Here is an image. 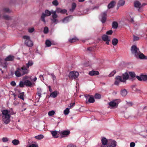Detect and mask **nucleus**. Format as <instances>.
<instances>
[{
	"label": "nucleus",
	"instance_id": "obj_1",
	"mask_svg": "<svg viewBox=\"0 0 147 147\" xmlns=\"http://www.w3.org/2000/svg\"><path fill=\"white\" fill-rule=\"evenodd\" d=\"M131 50L132 53L137 58L141 59H147V56H145L141 52L136 46H132L131 47Z\"/></svg>",
	"mask_w": 147,
	"mask_h": 147
},
{
	"label": "nucleus",
	"instance_id": "obj_2",
	"mask_svg": "<svg viewBox=\"0 0 147 147\" xmlns=\"http://www.w3.org/2000/svg\"><path fill=\"white\" fill-rule=\"evenodd\" d=\"M67 12V10L65 9H62L59 8H57L55 11H52V18L51 19V20L52 22V23L56 24L58 22V21L57 19L58 17V16L56 14V13H60L61 14H64L66 13Z\"/></svg>",
	"mask_w": 147,
	"mask_h": 147
},
{
	"label": "nucleus",
	"instance_id": "obj_3",
	"mask_svg": "<svg viewBox=\"0 0 147 147\" xmlns=\"http://www.w3.org/2000/svg\"><path fill=\"white\" fill-rule=\"evenodd\" d=\"M29 72V70L26 69L25 65H24L21 67L17 68L15 72V74L16 77H20L25 74H28Z\"/></svg>",
	"mask_w": 147,
	"mask_h": 147
},
{
	"label": "nucleus",
	"instance_id": "obj_4",
	"mask_svg": "<svg viewBox=\"0 0 147 147\" xmlns=\"http://www.w3.org/2000/svg\"><path fill=\"white\" fill-rule=\"evenodd\" d=\"M129 78V75L128 74L125 72L123 74V78L120 76H117L115 78L116 80L114 84L115 85H118L120 82H125Z\"/></svg>",
	"mask_w": 147,
	"mask_h": 147
},
{
	"label": "nucleus",
	"instance_id": "obj_5",
	"mask_svg": "<svg viewBox=\"0 0 147 147\" xmlns=\"http://www.w3.org/2000/svg\"><path fill=\"white\" fill-rule=\"evenodd\" d=\"M8 111L6 110H4L2 112L3 115L2 117L3 121L6 124H8L10 121V115L8 114Z\"/></svg>",
	"mask_w": 147,
	"mask_h": 147
},
{
	"label": "nucleus",
	"instance_id": "obj_6",
	"mask_svg": "<svg viewBox=\"0 0 147 147\" xmlns=\"http://www.w3.org/2000/svg\"><path fill=\"white\" fill-rule=\"evenodd\" d=\"M146 4L143 3L142 4L138 1H136L134 2V7L137 9L138 11L139 12H142L143 11V7Z\"/></svg>",
	"mask_w": 147,
	"mask_h": 147
},
{
	"label": "nucleus",
	"instance_id": "obj_7",
	"mask_svg": "<svg viewBox=\"0 0 147 147\" xmlns=\"http://www.w3.org/2000/svg\"><path fill=\"white\" fill-rule=\"evenodd\" d=\"M52 11H54L51 10V11H50L47 9L45 11V13H43L41 16V20L44 23H45L46 21L45 19V18L46 16H49L51 15V14H52Z\"/></svg>",
	"mask_w": 147,
	"mask_h": 147
},
{
	"label": "nucleus",
	"instance_id": "obj_8",
	"mask_svg": "<svg viewBox=\"0 0 147 147\" xmlns=\"http://www.w3.org/2000/svg\"><path fill=\"white\" fill-rule=\"evenodd\" d=\"M23 38L25 39V43L26 45L28 47H32L33 44L32 41L30 40V37L27 36H24L23 37Z\"/></svg>",
	"mask_w": 147,
	"mask_h": 147
},
{
	"label": "nucleus",
	"instance_id": "obj_9",
	"mask_svg": "<svg viewBox=\"0 0 147 147\" xmlns=\"http://www.w3.org/2000/svg\"><path fill=\"white\" fill-rule=\"evenodd\" d=\"M79 75V73L76 71H71L69 73V77L71 80L75 79L78 77Z\"/></svg>",
	"mask_w": 147,
	"mask_h": 147
},
{
	"label": "nucleus",
	"instance_id": "obj_10",
	"mask_svg": "<svg viewBox=\"0 0 147 147\" xmlns=\"http://www.w3.org/2000/svg\"><path fill=\"white\" fill-rule=\"evenodd\" d=\"M100 15L101 17L100 20L103 23H105L107 20V12L105 11L101 13Z\"/></svg>",
	"mask_w": 147,
	"mask_h": 147
},
{
	"label": "nucleus",
	"instance_id": "obj_11",
	"mask_svg": "<svg viewBox=\"0 0 147 147\" xmlns=\"http://www.w3.org/2000/svg\"><path fill=\"white\" fill-rule=\"evenodd\" d=\"M101 141L102 145L101 146V147H106L105 145H107L108 142H110L108 141V140L105 137L102 138Z\"/></svg>",
	"mask_w": 147,
	"mask_h": 147
},
{
	"label": "nucleus",
	"instance_id": "obj_12",
	"mask_svg": "<svg viewBox=\"0 0 147 147\" xmlns=\"http://www.w3.org/2000/svg\"><path fill=\"white\" fill-rule=\"evenodd\" d=\"M116 146V142L115 141H112L108 143L107 145V147H115Z\"/></svg>",
	"mask_w": 147,
	"mask_h": 147
},
{
	"label": "nucleus",
	"instance_id": "obj_13",
	"mask_svg": "<svg viewBox=\"0 0 147 147\" xmlns=\"http://www.w3.org/2000/svg\"><path fill=\"white\" fill-rule=\"evenodd\" d=\"M129 76L131 78L130 80L132 81H133L136 78V75L134 72H129Z\"/></svg>",
	"mask_w": 147,
	"mask_h": 147
},
{
	"label": "nucleus",
	"instance_id": "obj_14",
	"mask_svg": "<svg viewBox=\"0 0 147 147\" xmlns=\"http://www.w3.org/2000/svg\"><path fill=\"white\" fill-rule=\"evenodd\" d=\"M116 101V100L111 101L109 103V105L111 107H117V106L118 105V103Z\"/></svg>",
	"mask_w": 147,
	"mask_h": 147
},
{
	"label": "nucleus",
	"instance_id": "obj_15",
	"mask_svg": "<svg viewBox=\"0 0 147 147\" xmlns=\"http://www.w3.org/2000/svg\"><path fill=\"white\" fill-rule=\"evenodd\" d=\"M70 133V131L69 130H65L61 132V135L62 137L69 135Z\"/></svg>",
	"mask_w": 147,
	"mask_h": 147
},
{
	"label": "nucleus",
	"instance_id": "obj_16",
	"mask_svg": "<svg viewBox=\"0 0 147 147\" xmlns=\"http://www.w3.org/2000/svg\"><path fill=\"white\" fill-rule=\"evenodd\" d=\"M116 2L114 1H112L108 5V8L109 9L113 8L116 4Z\"/></svg>",
	"mask_w": 147,
	"mask_h": 147
},
{
	"label": "nucleus",
	"instance_id": "obj_17",
	"mask_svg": "<svg viewBox=\"0 0 147 147\" xmlns=\"http://www.w3.org/2000/svg\"><path fill=\"white\" fill-rule=\"evenodd\" d=\"M14 59V57L13 56L10 55L7 57L5 59V61H13Z\"/></svg>",
	"mask_w": 147,
	"mask_h": 147
},
{
	"label": "nucleus",
	"instance_id": "obj_18",
	"mask_svg": "<svg viewBox=\"0 0 147 147\" xmlns=\"http://www.w3.org/2000/svg\"><path fill=\"white\" fill-rule=\"evenodd\" d=\"M24 84L26 86L31 87L32 85V83L29 80H26L24 81Z\"/></svg>",
	"mask_w": 147,
	"mask_h": 147
},
{
	"label": "nucleus",
	"instance_id": "obj_19",
	"mask_svg": "<svg viewBox=\"0 0 147 147\" xmlns=\"http://www.w3.org/2000/svg\"><path fill=\"white\" fill-rule=\"evenodd\" d=\"M33 64V62L31 60L28 61V63L26 64V66H25V67L26 69H28Z\"/></svg>",
	"mask_w": 147,
	"mask_h": 147
},
{
	"label": "nucleus",
	"instance_id": "obj_20",
	"mask_svg": "<svg viewBox=\"0 0 147 147\" xmlns=\"http://www.w3.org/2000/svg\"><path fill=\"white\" fill-rule=\"evenodd\" d=\"M99 73L98 71H92L89 72V74L91 76L98 75Z\"/></svg>",
	"mask_w": 147,
	"mask_h": 147
},
{
	"label": "nucleus",
	"instance_id": "obj_21",
	"mask_svg": "<svg viewBox=\"0 0 147 147\" xmlns=\"http://www.w3.org/2000/svg\"><path fill=\"white\" fill-rule=\"evenodd\" d=\"M58 131H52L51 133L53 137L55 138H58V136H57V134Z\"/></svg>",
	"mask_w": 147,
	"mask_h": 147
},
{
	"label": "nucleus",
	"instance_id": "obj_22",
	"mask_svg": "<svg viewBox=\"0 0 147 147\" xmlns=\"http://www.w3.org/2000/svg\"><path fill=\"white\" fill-rule=\"evenodd\" d=\"M57 95V91H55L52 92L50 94V96L53 98L56 97Z\"/></svg>",
	"mask_w": 147,
	"mask_h": 147
},
{
	"label": "nucleus",
	"instance_id": "obj_23",
	"mask_svg": "<svg viewBox=\"0 0 147 147\" xmlns=\"http://www.w3.org/2000/svg\"><path fill=\"white\" fill-rule=\"evenodd\" d=\"M95 101L94 98L92 96H90L89 98L88 101L86 100V103H87L88 102L90 103H92L94 102Z\"/></svg>",
	"mask_w": 147,
	"mask_h": 147
},
{
	"label": "nucleus",
	"instance_id": "obj_24",
	"mask_svg": "<svg viewBox=\"0 0 147 147\" xmlns=\"http://www.w3.org/2000/svg\"><path fill=\"white\" fill-rule=\"evenodd\" d=\"M71 17H72V16H70L64 18L62 20L63 22V23H67L68 22L70 21V18Z\"/></svg>",
	"mask_w": 147,
	"mask_h": 147
},
{
	"label": "nucleus",
	"instance_id": "obj_25",
	"mask_svg": "<svg viewBox=\"0 0 147 147\" xmlns=\"http://www.w3.org/2000/svg\"><path fill=\"white\" fill-rule=\"evenodd\" d=\"M102 40L104 41H106L110 39L109 36L106 34H104L102 36Z\"/></svg>",
	"mask_w": 147,
	"mask_h": 147
},
{
	"label": "nucleus",
	"instance_id": "obj_26",
	"mask_svg": "<svg viewBox=\"0 0 147 147\" xmlns=\"http://www.w3.org/2000/svg\"><path fill=\"white\" fill-rule=\"evenodd\" d=\"M118 40L116 38H113L112 40V43L113 45L115 46L118 43Z\"/></svg>",
	"mask_w": 147,
	"mask_h": 147
},
{
	"label": "nucleus",
	"instance_id": "obj_27",
	"mask_svg": "<svg viewBox=\"0 0 147 147\" xmlns=\"http://www.w3.org/2000/svg\"><path fill=\"white\" fill-rule=\"evenodd\" d=\"M3 18L4 19L7 20H11L12 19V17L7 15L3 16Z\"/></svg>",
	"mask_w": 147,
	"mask_h": 147
},
{
	"label": "nucleus",
	"instance_id": "obj_28",
	"mask_svg": "<svg viewBox=\"0 0 147 147\" xmlns=\"http://www.w3.org/2000/svg\"><path fill=\"white\" fill-rule=\"evenodd\" d=\"M112 27L114 29H116L118 26V24L116 22H113L112 24Z\"/></svg>",
	"mask_w": 147,
	"mask_h": 147
},
{
	"label": "nucleus",
	"instance_id": "obj_29",
	"mask_svg": "<svg viewBox=\"0 0 147 147\" xmlns=\"http://www.w3.org/2000/svg\"><path fill=\"white\" fill-rule=\"evenodd\" d=\"M121 94L123 96H125L127 94V92L125 89L122 90L121 92Z\"/></svg>",
	"mask_w": 147,
	"mask_h": 147
},
{
	"label": "nucleus",
	"instance_id": "obj_30",
	"mask_svg": "<svg viewBox=\"0 0 147 147\" xmlns=\"http://www.w3.org/2000/svg\"><path fill=\"white\" fill-rule=\"evenodd\" d=\"M76 6V5L75 3H73L72 4L71 8L70 9V11H73Z\"/></svg>",
	"mask_w": 147,
	"mask_h": 147
},
{
	"label": "nucleus",
	"instance_id": "obj_31",
	"mask_svg": "<svg viewBox=\"0 0 147 147\" xmlns=\"http://www.w3.org/2000/svg\"><path fill=\"white\" fill-rule=\"evenodd\" d=\"M12 143L14 145H17L19 144V140L16 139H14L12 140Z\"/></svg>",
	"mask_w": 147,
	"mask_h": 147
},
{
	"label": "nucleus",
	"instance_id": "obj_32",
	"mask_svg": "<svg viewBox=\"0 0 147 147\" xmlns=\"http://www.w3.org/2000/svg\"><path fill=\"white\" fill-rule=\"evenodd\" d=\"M125 4V1L123 0H120L118 3V6H123Z\"/></svg>",
	"mask_w": 147,
	"mask_h": 147
},
{
	"label": "nucleus",
	"instance_id": "obj_33",
	"mask_svg": "<svg viewBox=\"0 0 147 147\" xmlns=\"http://www.w3.org/2000/svg\"><path fill=\"white\" fill-rule=\"evenodd\" d=\"M4 12L9 13L11 12V11L8 8H4L2 10Z\"/></svg>",
	"mask_w": 147,
	"mask_h": 147
},
{
	"label": "nucleus",
	"instance_id": "obj_34",
	"mask_svg": "<svg viewBox=\"0 0 147 147\" xmlns=\"http://www.w3.org/2000/svg\"><path fill=\"white\" fill-rule=\"evenodd\" d=\"M78 39L76 37L72 38L71 39H70L69 40V41L70 43L74 42L78 40Z\"/></svg>",
	"mask_w": 147,
	"mask_h": 147
},
{
	"label": "nucleus",
	"instance_id": "obj_35",
	"mask_svg": "<svg viewBox=\"0 0 147 147\" xmlns=\"http://www.w3.org/2000/svg\"><path fill=\"white\" fill-rule=\"evenodd\" d=\"M44 137V136L40 134L38 136H35L34 138H35L38 139L40 140L42 139Z\"/></svg>",
	"mask_w": 147,
	"mask_h": 147
},
{
	"label": "nucleus",
	"instance_id": "obj_36",
	"mask_svg": "<svg viewBox=\"0 0 147 147\" xmlns=\"http://www.w3.org/2000/svg\"><path fill=\"white\" fill-rule=\"evenodd\" d=\"M24 92H22L18 96V97L20 99H22L23 100H24Z\"/></svg>",
	"mask_w": 147,
	"mask_h": 147
},
{
	"label": "nucleus",
	"instance_id": "obj_37",
	"mask_svg": "<svg viewBox=\"0 0 147 147\" xmlns=\"http://www.w3.org/2000/svg\"><path fill=\"white\" fill-rule=\"evenodd\" d=\"M45 44L47 47H50L51 45V42L49 40H47L45 42Z\"/></svg>",
	"mask_w": 147,
	"mask_h": 147
},
{
	"label": "nucleus",
	"instance_id": "obj_38",
	"mask_svg": "<svg viewBox=\"0 0 147 147\" xmlns=\"http://www.w3.org/2000/svg\"><path fill=\"white\" fill-rule=\"evenodd\" d=\"M142 80L145 81L147 80V76L146 75H141Z\"/></svg>",
	"mask_w": 147,
	"mask_h": 147
},
{
	"label": "nucleus",
	"instance_id": "obj_39",
	"mask_svg": "<svg viewBox=\"0 0 147 147\" xmlns=\"http://www.w3.org/2000/svg\"><path fill=\"white\" fill-rule=\"evenodd\" d=\"M49 32V29L48 27H45L44 29L43 32L44 33L46 34L48 33Z\"/></svg>",
	"mask_w": 147,
	"mask_h": 147
},
{
	"label": "nucleus",
	"instance_id": "obj_40",
	"mask_svg": "<svg viewBox=\"0 0 147 147\" xmlns=\"http://www.w3.org/2000/svg\"><path fill=\"white\" fill-rule=\"evenodd\" d=\"M69 108H67L64 110V114L65 115H68L69 114Z\"/></svg>",
	"mask_w": 147,
	"mask_h": 147
},
{
	"label": "nucleus",
	"instance_id": "obj_41",
	"mask_svg": "<svg viewBox=\"0 0 147 147\" xmlns=\"http://www.w3.org/2000/svg\"><path fill=\"white\" fill-rule=\"evenodd\" d=\"M55 113L54 111L53 110L49 111V112L48 114L49 116H51L54 115Z\"/></svg>",
	"mask_w": 147,
	"mask_h": 147
},
{
	"label": "nucleus",
	"instance_id": "obj_42",
	"mask_svg": "<svg viewBox=\"0 0 147 147\" xmlns=\"http://www.w3.org/2000/svg\"><path fill=\"white\" fill-rule=\"evenodd\" d=\"M94 98L96 99H100L101 98V95L98 94H96L94 95Z\"/></svg>",
	"mask_w": 147,
	"mask_h": 147
},
{
	"label": "nucleus",
	"instance_id": "obj_43",
	"mask_svg": "<svg viewBox=\"0 0 147 147\" xmlns=\"http://www.w3.org/2000/svg\"><path fill=\"white\" fill-rule=\"evenodd\" d=\"M53 4L55 6H57L59 4V3L57 0H55L52 2Z\"/></svg>",
	"mask_w": 147,
	"mask_h": 147
},
{
	"label": "nucleus",
	"instance_id": "obj_44",
	"mask_svg": "<svg viewBox=\"0 0 147 147\" xmlns=\"http://www.w3.org/2000/svg\"><path fill=\"white\" fill-rule=\"evenodd\" d=\"M116 73V71L115 70H114L111 72V73L109 75V76L110 77L114 75Z\"/></svg>",
	"mask_w": 147,
	"mask_h": 147
},
{
	"label": "nucleus",
	"instance_id": "obj_45",
	"mask_svg": "<svg viewBox=\"0 0 147 147\" xmlns=\"http://www.w3.org/2000/svg\"><path fill=\"white\" fill-rule=\"evenodd\" d=\"M133 40L134 41L138 40L139 39V37L136 36L134 35H133Z\"/></svg>",
	"mask_w": 147,
	"mask_h": 147
},
{
	"label": "nucleus",
	"instance_id": "obj_46",
	"mask_svg": "<svg viewBox=\"0 0 147 147\" xmlns=\"http://www.w3.org/2000/svg\"><path fill=\"white\" fill-rule=\"evenodd\" d=\"M38 90H39V91L38 92L37 94L39 96V98H40L41 97V89H39L38 88Z\"/></svg>",
	"mask_w": 147,
	"mask_h": 147
},
{
	"label": "nucleus",
	"instance_id": "obj_47",
	"mask_svg": "<svg viewBox=\"0 0 147 147\" xmlns=\"http://www.w3.org/2000/svg\"><path fill=\"white\" fill-rule=\"evenodd\" d=\"M6 61H5L3 63H1V64L5 68H6L7 67V63Z\"/></svg>",
	"mask_w": 147,
	"mask_h": 147
},
{
	"label": "nucleus",
	"instance_id": "obj_48",
	"mask_svg": "<svg viewBox=\"0 0 147 147\" xmlns=\"http://www.w3.org/2000/svg\"><path fill=\"white\" fill-rule=\"evenodd\" d=\"M28 147H38V146L37 144H32L29 145Z\"/></svg>",
	"mask_w": 147,
	"mask_h": 147
},
{
	"label": "nucleus",
	"instance_id": "obj_49",
	"mask_svg": "<svg viewBox=\"0 0 147 147\" xmlns=\"http://www.w3.org/2000/svg\"><path fill=\"white\" fill-rule=\"evenodd\" d=\"M24 82H23L22 81H21L20 82L19 84V85L20 87H24Z\"/></svg>",
	"mask_w": 147,
	"mask_h": 147
},
{
	"label": "nucleus",
	"instance_id": "obj_50",
	"mask_svg": "<svg viewBox=\"0 0 147 147\" xmlns=\"http://www.w3.org/2000/svg\"><path fill=\"white\" fill-rule=\"evenodd\" d=\"M113 33V31L112 30H111L107 31L106 33V34L107 35H111Z\"/></svg>",
	"mask_w": 147,
	"mask_h": 147
},
{
	"label": "nucleus",
	"instance_id": "obj_51",
	"mask_svg": "<svg viewBox=\"0 0 147 147\" xmlns=\"http://www.w3.org/2000/svg\"><path fill=\"white\" fill-rule=\"evenodd\" d=\"M126 106L127 107H130L132 105V103L131 102H126Z\"/></svg>",
	"mask_w": 147,
	"mask_h": 147
},
{
	"label": "nucleus",
	"instance_id": "obj_52",
	"mask_svg": "<svg viewBox=\"0 0 147 147\" xmlns=\"http://www.w3.org/2000/svg\"><path fill=\"white\" fill-rule=\"evenodd\" d=\"M34 28H30L28 29V31L29 32L32 33V32H34Z\"/></svg>",
	"mask_w": 147,
	"mask_h": 147
},
{
	"label": "nucleus",
	"instance_id": "obj_53",
	"mask_svg": "<svg viewBox=\"0 0 147 147\" xmlns=\"http://www.w3.org/2000/svg\"><path fill=\"white\" fill-rule=\"evenodd\" d=\"M2 140L3 142H7L8 141V139L7 138L4 137L2 138Z\"/></svg>",
	"mask_w": 147,
	"mask_h": 147
},
{
	"label": "nucleus",
	"instance_id": "obj_54",
	"mask_svg": "<svg viewBox=\"0 0 147 147\" xmlns=\"http://www.w3.org/2000/svg\"><path fill=\"white\" fill-rule=\"evenodd\" d=\"M49 75H51L52 77V79L53 80H54L56 79V77L55 75L53 74H49Z\"/></svg>",
	"mask_w": 147,
	"mask_h": 147
},
{
	"label": "nucleus",
	"instance_id": "obj_55",
	"mask_svg": "<svg viewBox=\"0 0 147 147\" xmlns=\"http://www.w3.org/2000/svg\"><path fill=\"white\" fill-rule=\"evenodd\" d=\"M135 145V144L134 142H131L130 146V147H134Z\"/></svg>",
	"mask_w": 147,
	"mask_h": 147
},
{
	"label": "nucleus",
	"instance_id": "obj_56",
	"mask_svg": "<svg viewBox=\"0 0 147 147\" xmlns=\"http://www.w3.org/2000/svg\"><path fill=\"white\" fill-rule=\"evenodd\" d=\"M11 84L12 86H15L16 85V83L14 81H12L11 83Z\"/></svg>",
	"mask_w": 147,
	"mask_h": 147
},
{
	"label": "nucleus",
	"instance_id": "obj_57",
	"mask_svg": "<svg viewBox=\"0 0 147 147\" xmlns=\"http://www.w3.org/2000/svg\"><path fill=\"white\" fill-rule=\"evenodd\" d=\"M136 78L139 81H142L141 75L140 76H137Z\"/></svg>",
	"mask_w": 147,
	"mask_h": 147
},
{
	"label": "nucleus",
	"instance_id": "obj_58",
	"mask_svg": "<svg viewBox=\"0 0 147 147\" xmlns=\"http://www.w3.org/2000/svg\"><path fill=\"white\" fill-rule=\"evenodd\" d=\"M75 102L73 103L72 104L71 103V104H70V105L69 106V107H70L69 109L71 107H74L75 105Z\"/></svg>",
	"mask_w": 147,
	"mask_h": 147
},
{
	"label": "nucleus",
	"instance_id": "obj_59",
	"mask_svg": "<svg viewBox=\"0 0 147 147\" xmlns=\"http://www.w3.org/2000/svg\"><path fill=\"white\" fill-rule=\"evenodd\" d=\"M131 88L133 89V90L136 91V89L135 88V85H133L131 86Z\"/></svg>",
	"mask_w": 147,
	"mask_h": 147
},
{
	"label": "nucleus",
	"instance_id": "obj_60",
	"mask_svg": "<svg viewBox=\"0 0 147 147\" xmlns=\"http://www.w3.org/2000/svg\"><path fill=\"white\" fill-rule=\"evenodd\" d=\"M75 146L73 144H70L67 146V147H75Z\"/></svg>",
	"mask_w": 147,
	"mask_h": 147
},
{
	"label": "nucleus",
	"instance_id": "obj_61",
	"mask_svg": "<svg viewBox=\"0 0 147 147\" xmlns=\"http://www.w3.org/2000/svg\"><path fill=\"white\" fill-rule=\"evenodd\" d=\"M110 39H109L108 40L106 41V43L108 45L109 44V42H110Z\"/></svg>",
	"mask_w": 147,
	"mask_h": 147
},
{
	"label": "nucleus",
	"instance_id": "obj_62",
	"mask_svg": "<svg viewBox=\"0 0 147 147\" xmlns=\"http://www.w3.org/2000/svg\"><path fill=\"white\" fill-rule=\"evenodd\" d=\"M99 6H95L93 8H92V9L93 10V9H98L99 8Z\"/></svg>",
	"mask_w": 147,
	"mask_h": 147
},
{
	"label": "nucleus",
	"instance_id": "obj_63",
	"mask_svg": "<svg viewBox=\"0 0 147 147\" xmlns=\"http://www.w3.org/2000/svg\"><path fill=\"white\" fill-rule=\"evenodd\" d=\"M49 91H50V92H52V90L51 88V86H49Z\"/></svg>",
	"mask_w": 147,
	"mask_h": 147
},
{
	"label": "nucleus",
	"instance_id": "obj_64",
	"mask_svg": "<svg viewBox=\"0 0 147 147\" xmlns=\"http://www.w3.org/2000/svg\"><path fill=\"white\" fill-rule=\"evenodd\" d=\"M130 22L132 23H134V20L133 18H131V20Z\"/></svg>",
	"mask_w": 147,
	"mask_h": 147
}]
</instances>
